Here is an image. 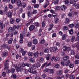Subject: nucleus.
<instances>
[{
  "instance_id": "nucleus-1",
  "label": "nucleus",
  "mask_w": 79,
  "mask_h": 79,
  "mask_svg": "<svg viewBox=\"0 0 79 79\" xmlns=\"http://www.w3.org/2000/svg\"><path fill=\"white\" fill-rule=\"evenodd\" d=\"M9 62H10L9 60H7L5 61V67L4 68V70L5 71H6V70L8 69L9 68Z\"/></svg>"
},
{
  "instance_id": "nucleus-2",
  "label": "nucleus",
  "mask_w": 79,
  "mask_h": 79,
  "mask_svg": "<svg viewBox=\"0 0 79 79\" xmlns=\"http://www.w3.org/2000/svg\"><path fill=\"white\" fill-rule=\"evenodd\" d=\"M58 50V48L56 46L54 47L53 48H50V52H55L56 51Z\"/></svg>"
},
{
  "instance_id": "nucleus-3",
  "label": "nucleus",
  "mask_w": 79,
  "mask_h": 79,
  "mask_svg": "<svg viewBox=\"0 0 79 79\" xmlns=\"http://www.w3.org/2000/svg\"><path fill=\"white\" fill-rule=\"evenodd\" d=\"M2 47L3 48H7L8 50H10L11 48L10 46H8V45L6 44H5L2 45Z\"/></svg>"
},
{
  "instance_id": "nucleus-4",
  "label": "nucleus",
  "mask_w": 79,
  "mask_h": 79,
  "mask_svg": "<svg viewBox=\"0 0 79 79\" xmlns=\"http://www.w3.org/2000/svg\"><path fill=\"white\" fill-rule=\"evenodd\" d=\"M16 70L17 72H18L19 71L20 72H23V68L21 67H16Z\"/></svg>"
},
{
  "instance_id": "nucleus-5",
  "label": "nucleus",
  "mask_w": 79,
  "mask_h": 79,
  "mask_svg": "<svg viewBox=\"0 0 79 79\" xmlns=\"http://www.w3.org/2000/svg\"><path fill=\"white\" fill-rule=\"evenodd\" d=\"M29 28L30 31H32L35 29V26L33 25H31L29 27Z\"/></svg>"
},
{
  "instance_id": "nucleus-6",
  "label": "nucleus",
  "mask_w": 79,
  "mask_h": 79,
  "mask_svg": "<svg viewBox=\"0 0 79 79\" xmlns=\"http://www.w3.org/2000/svg\"><path fill=\"white\" fill-rule=\"evenodd\" d=\"M0 27L1 29H4L5 27V25L3 24V23H0Z\"/></svg>"
},
{
  "instance_id": "nucleus-7",
  "label": "nucleus",
  "mask_w": 79,
  "mask_h": 79,
  "mask_svg": "<svg viewBox=\"0 0 79 79\" xmlns=\"http://www.w3.org/2000/svg\"><path fill=\"white\" fill-rule=\"evenodd\" d=\"M13 28L12 27H10L8 30V33L10 34V33L13 32Z\"/></svg>"
},
{
  "instance_id": "nucleus-8",
  "label": "nucleus",
  "mask_w": 79,
  "mask_h": 79,
  "mask_svg": "<svg viewBox=\"0 0 79 79\" xmlns=\"http://www.w3.org/2000/svg\"><path fill=\"white\" fill-rule=\"evenodd\" d=\"M12 15L13 14H12V12H11L10 11L8 13V16L9 17V18H11Z\"/></svg>"
},
{
  "instance_id": "nucleus-9",
  "label": "nucleus",
  "mask_w": 79,
  "mask_h": 79,
  "mask_svg": "<svg viewBox=\"0 0 79 79\" xmlns=\"http://www.w3.org/2000/svg\"><path fill=\"white\" fill-rule=\"evenodd\" d=\"M60 58L59 57L57 56L55 57L54 59V61H55V62H56L57 61H60Z\"/></svg>"
},
{
  "instance_id": "nucleus-10",
  "label": "nucleus",
  "mask_w": 79,
  "mask_h": 79,
  "mask_svg": "<svg viewBox=\"0 0 79 79\" xmlns=\"http://www.w3.org/2000/svg\"><path fill=\"white\" fill-rule=\"evenodd\" d=\"M13 39L12 38H10L9 40L8 41V44H11L12 43V42H13Z\"/></svg>"
},
{
  "instance_id": "nucleus-11",
  "label": "nucleus",
  "mask_w": 79,
  "mask_h": 79,
  "mask_svg": "<svg viewBox=\"0 0 79 79\" xmlns=\"http://www.w3.org/2000/svg\"><path fill=\"white\" fill-rule=\"evenodd\" d=\"M39 55V52H36L35 53L34 56L35 58H37L38 57V56Z\"/></svg>"
},
{
  "instance_id": "nucleus-12",
  "label": "nucleus",
  "mask_w": 79,
  "mask_h": 79,
  "mask_svg": "<svg viewBox=\"0 0 79 79\" xmlns=\"http://www.w3.org/2000/svg\"><path fill=\"white\" fill-rule=\"evenodd\" d=\"M17 4L18 6H20L22 4V3H21V1L20 0L18 1L17 3Z\"/></svg>"
},
{
  "instance_id": "nucleus-13",
  "label": "nucleus",
  "mask_w": 79,
  "mask_h": 79,
  "mask_svg": "<svg viewBox=\"0 0 79 79\" xmlns=\"http://www.w3.org/2000/svg\"><path fill=\"white\" fill-rule=\"evenodd\" d=\"M36 65L37 68H40L41 67V66L40 65V64L39 62H38L37 63H36Z\"/></svg>"
},
{
  "instance_id": "nucleus-14",
  "label": "nucleus",
  "mask_w": 79,
  "mask_h": 79,
  "mask_svg": "<svg viewBox=\"0 0 79 79\" xmlns=\"http://www.w3.org/2000/svg\"><path fill=\"white\" fill-rule=\"evenodd\" d=\"M21 6L22 8H24V7L25 6H26V3L25 2L22 3V4L21 5Z\"/></svg>"
},
{
  "instance_id": "nucleus-15",
  "label": "nucleus",
  "mask_w": 79,
  "mask_h": 79,
  "mask_svg": "<svg viewBox=\"0 0 79 79\" xmlns=\"http://www.w3.org/2000/svg\"><path fill=\"white\" fill-rule=\"evenodd\" d=\"M3 57H5L6 56H8V52H4L3 53Z\"/></svg>"
},
{
  "instance_id": "nucleus-16",
  "label": "nucleus",
  "mask_w": 79,
  "mask_h": 79,
  "mask_svg": "<svg viewBox=\"0 0 79 79\" xmlns=\"http://www.w3.org/2000/svg\"><path fill=\"white\" fill-rule=\"evenodd\" d=\"M28 55L30 57H32L34 55V53L32 52H30L28 53Z\"/></svg>"
},
{
  "instance_id": "nucleus-17",
  "label": "nucleus",
  "mask_w": 79,
  "mask_h": 79,
  "mask_svg": "<svg viewBox=\"0 0 79 79\" xmlns=\"http://www.w3.org/2000/svg\"><path fill=\"white\" fill-rule=\"evenodd\" d=\"M59 21L60 20L58 18H55V24H57V23H58Z\"/></svg>"
},
{
  "instance_id": "nucleus-18",
  "label": "nucleus",
  "mask_w": 79,
  "mask_h": 79,
  "mask_svg": "<svg viewBox=\"0 0 79 79\" xmlns=\"http://www.w3.org/2000/svg\"><path fill=\"white\" fill-rule=\"evenodd\" d=\"M66 37H67V36H66V35L64 34L62 37V40H65L66 39Z\"/></svg>"
},
{
  "instance_id": "nucleus-19",
  "label": "nucleus",
  "mask_w": 79,
  "mask_h": 79,
  "mask_svg": "<svg viewBox=\"0 0 79 79\" xmlns=\"http://www.w3.org/2000/svg\"><path fill=\"white\" fill-rule=\"evenodd\" d=\"M62 74V71L60 70L58 71L57 72V75H58V76H60V75H61Z\"/></svg>"
},
{
  "instance_id": "nucleus-20",
  "label": "nucleus",
  "mask_w": 79,
  "mask_h": 79,
  "mask_svg": "<svg viewBox=\"0 0 79 79\" xmlns=\"http://www.w3.org/2000/svg\"><path fill=\"white\" fill-rule=\"evenodd\" d=\"M28 16L29 17H31L32 16V13L31 12L28 11L27 13Z\"/></svg>"
},
{
  "instance_id": "nucleus-21",
  "label": "nucleus",
  "mask_w": 79,
  "mask_h": 79,
  "mask_svg": "<svg viewBox=\"0 0 79 79\" xmlns=\"http://www.w3.org/2000/svg\"><path fill=\"white\" fill-rule=\"evenodd\" d=\"M68 59H69V57H68V56H66L65 57H64L63 58V60L64 61H67L68 60Z\"/></svg>"
},
{
  "instance_id": "nucleus-22",
  "label": "nucleus",
  "mask_w": 79,
  "mask_h": 79,
  "mask_svg": "<svg viewBox=\"0 0 79 79\" xmlns=\"http://www.w3.org/2000/svg\"><path fill=\"white\" fill-rule=\"evenodd\" d=\"M35 26L36 27H39L40 26V23L38 22L35 23Z\"/></svg>"
},
{
  "instance_id": "nucleus-23",
  "label": "nucleus",
  "mask_w": 79,
  "mask_h": 79,
  "mask_svg": "<svg viewBox=\"0 0 79 79\" xmlns=\"http://www.w3.org/2000/svg\"><path fill=\"white\" fill-rule=\"evenodd\" d=\"M70 62H71V61H70V60H68L65 63V66H69V63H70Z\"/></svg>"
},
{
  "instance_id": "nucleus-24",
  "label": "nucleus",
  "mask_w": 79,
  "mask_h": 79,
  "mask_svg": "<svg viewBox=\"0 0 79 79\" xmlns=\"http://www.w3.org/2000/svg\"><path fill=\"white\" fill-rule=\"evenodd\" d=\"M14 21H15V19L13 18H11L10 21V23L13 24L14 23Z\"/></svg>"
},
{
  "instance_id": "nucleus-25",
  "label": "nucleus",
  "mask_w": 79,
  "mask_h": 79,
  "mask_svg": "<svg viewBox=\"0 0 79 79\" xmlns=\"http://www.w3.org/2000/svg\"><path fill=\"white\" fill-rule=\"evenodd\" d=\"M44 59L43 57H41L39 62L40 63H42L44 62Z\"/></svg>"
},
{
  "instance_id": "nucleus-26",
  "label": "nucleus",
  "mask_w": 79,
  "mask_h": 79,
  "mask_svg": "<svg viewBox=\"0 0 79 79\" xmlns=\"http://www.w3.org/2000/svg\"><path fill=\"white\" fill-rule=\"evenodd\" d=\"M16 22L17 23H19L21 22V19L19 18H17L16 20Z\"/></svg>"
},
{
  "instance_id": "nucleus-27",
  "label": "nucleus",
  "mask_w": 79,
  "mask_h": 79,
  "mask_svg": "<svg viewBox=\"0 0 79 79\" xmlns=\"http://www.w3.org/2000/svg\"><path fill=\"white\" fill-rule=\"evenodd\" d=\"M69 78L70 79H75V77L74 75H71L69 77Z\"/></svg>"
},
{
  "instance_id": "nucleus-28",
  "label": "nucleus",
  "mask_w": 79,
  "mask_h": 79,
  "mask_svg": "<svg viewBox=\"0 0 79 79\" xmlns=\"http://www.w3.org/2000/svg\"><path fill=\"white\" fill-rule=\"evenodd\" d=\"M63 29L64 31H67V30H68V27L66 26H64Z\"/></svg>"
},
{
  "instance_id": "nucleus-29",
  "label": "nucleus",
  "mask_w": 79,
  "mask_h": 79,
  "mask_svg": "<svg viewBox=\"0 0 79 79\" xmlns=\"http://www.w3.org/2000/svg\"><path fill=\"white\" fill-rule=\"evenodd\" d=\"M69 32L70 34H71V35H73V33H74V32H73V30L72 29L69 30Z\"/></svg>"
},
{
  "instance_id": "nucleus-30",
  "label": "nucleus",
  "mask_w": 79,
  "mask_h": 79,
  "mask_svg": "<svg viewBox=\"0 0 79 79\" xmlns=\"http://www.w3.org/2000/svg\"><path fill=\"white\" fill-rule=\"evenodd\" d=\"M33 41V44H37V40L36 39H34Z\"/></svg>"
},
{
  "instance_id": "nucleus-31",
  "label": "nucleus",
  "mask_w": 79,
  "mask_h": 79,
  "mask_svg": "<svg viewBox=\"0 0 79 79\" xmlns=\"http://www.w3.org/2000/svg\"><path fill=\"white\" fill-rule=\"evenodd\" d=\"M55 67L56 68L58 69L60 68V65L58 64H56L55 65Z\"/></svg>"
},
{
  "instance_id": "nucleus-32",
  "label": "nucleus",
  "mask_w": 79,
  "mask_h": 79,
  "mask_svg": "<svg viewBox=\"0 0 79 79\" xmlns=\"http://www.w3.org/2000/svg\"><path fill=\"white\" fill-rule=\"evenodd\" d=\"M32 41H30L28 44V47H31L32 45Z\"/></svg>"
},
{
  "instance_id": "nucleus-33",
  "label": "nucleus",
  "mask_w": 79,
  "mask_h": 79,
  "mask_svg": "<svg viewBox=\"0 0 79 79\" xmlns=\"http://www.w3.org/2000/svg\"><path fill=\"white\" fill-rule=\"evenodd\" d=\"M33 71V68H32V67L28 69V72L30 73H32V71Z\"/></svg>"
},
{
  "instance_id": "nucleus-34",
  "label": "nucleus",
  "mask_w": 79,
  "mask_h": 79,
  "mask_svg": "<svg viewBox=\"0 0 79 79\" xmlns=\"http://www.w3.org/2000/svg\"><path fill=\"white\" fill-rule=\"evenodd\" d=\"M42 24V27H44L45 26V21L43 22Z\"/></svg>"
},
{
  "instance_id": "nucleus-35",
  "label": "nucleus",
  "mask_w": 79,
  "mask_h": 79,
  "mask_svg": "<svg viewBox=\"0 0 79 79\" xmlns=\"http://www.w3.org/2000/svg\"><path fill=\"white\" fill-rule=\"evenodd\" d=\"M53 27V25L52 24H51L50 25V27L48 29V31H50L51 30V29H52V28Z\"/></svg>"
},
{
  "instance_id": "nucleus-36",
  "label": "nucleus",
  "mask_w": 79,
  "mask_h": 79,
  "mask_svg": "<svg viewBox=\"0 0 79 79\" xmlns=\"http://www.w3.org/2000/svg\"><path fill=\"white\" fill-rule=\"evenodd\" d=\"M54 2H53V3L55 5H57L58 3V0H54Z\"/></svg>"
},
{
  "instance_id": "nucleus-37",
  "label": "nucleus",
  "mask_w": 79,
  "mask_h": 79,
  "mask_svg": "<svg viewBox=\"0 0 79 79\" xmlns=\"http://www.w3.org/2000/svg\"><path fill=\"white\" fill-rule=\"evenodd\" d=\"M75 36H73L72 37L71 39V42H73V41L75 39Z\"/></svg>"
},
{
  "instance_id": "nucleus-38",
  "label": "nucleus",
  "mask_w": 79,
  "mask_h": 79,
  "mask_svg": "<svg viewBox=\"0 0 79 79\" xmlns=\"http://www.w3.org/2000/svg\"><path fill=\"white\" fill-rule=\"evenodd\" d=\"M69 19L66 18V20L65 21V23H66V24H68V23H69Z\"/></svg>"
},
{
  "instance_id": "nucleus-39",
  "label": "nucleus",
  "mask_w": 79,
  "mask_h": 79,
  "mask_svg": "<svg viewBox=\"0 0 79 79\" xmlns=\"http://www.w3.org/2000/svg\"><path fill=\"white\" fill-rule=\"evenodd\" d=\"M44 52L45 53H48L49 52V49L48 48H45V49Z\"/></svg>"
},
{
  "instance_id": "nucleus-40",
  "label": "nucleus",
  "mask_w": 79,
  "mask_h": 79,
  "mask_svg": "<svg viewBox=\"0 0 79 79\" xmlns=\"http://www.w3.org/2000/svg\"><path fill=\"white\" fill-rule=\"evenodd\" d=\"M68 47L64 46L63 47V49L64 51H66L67 50Z\"/></svg>"
},
{
  "instance_id": "nucleus-41",
  "label": "nucleus",
  "mask_w": 79,
  "mask_h": 79,
  "mask_svg": "<svg viewBox=\"0 0 79 79\" xmlns=\"http://www.w3.org/2000/svg\"><path fill=\"white\" fill-rule=\"evenodd\" d=\"M52 16L54 18H55V17H57V14L54 13L52 14Z\"/></svg>"
},
{
  "instance_id": "nucleus-42",
  "label": "nucleus",
  "mask_w": 79,
  "mask_h": 79,
  "mask_svg": "<svg viewBox=\"0 0 79 79\" xmlns=\"http://www.w3.org/2000/svg\"><path fill=\"white\" fill-rule=\"evenodd\" d=\"M49 72L51 74H53L54 73V70L53 69H50L49 70Z\"/></svg>"
},
{
  "instance_id": "nucleus-43",
  "label": "nucleus",
  "mask_w": 79,
  "mask_h": 79,
  "mask_svg": "<svg viewBox=\"0 0 79 79\" xmlns=\"http://www.w3.org/2000/svg\"><path fill=\"white\" fill-rule=\"evenodd\" d=\"M19 28V26H16V25H14L13 27V29L15 30L16 29H18Z\"/></svg>"
},
{
  "instance_id": "nucleus-44",
  "label": "nucleus",
  "mask_w": 79,
  "mask_h": 79,
  "mask_svg": "<svg viewBox=\"0 0 79 79\" xmlns=\"http://www.w3.org/2000/svg\"><path fill=\"white\" fill-rule=\"evenodd\" d=\"M74 26V25L73 24H71L69 25V27L70 28H72Z\"/></svg>"
},
{
  "instance_id": "nucleus-45",
  "label": "nucleus",
  "mask_w": 79,
  "mask_h": 79,
  "mask_svg": "<svg viewBox=\"0 0 79 79\" xmlns=\"http://www.w3.org/2000/svg\"><path fill=\"white\" fill-rule=\"evenodd\" d=\"M25 66L30 68V67H31V64H29V63H26L25 64Z\"/></svg>"
},
{
  "instance_id": "nucleus-46",
  "label": "nucleus",
  "mask_w": 79,
  "mask_h": 79,
  "mask_svg": "<svg viewBox=\"0 0 79 79\" xmlns=\"http://www.w3.org/2000/svg\"><path fill=\"white\" fill-rule=\"evenodd\" d=\"M47 62H46V63H45L43 65L41 66V67L42 68H44L46 65H47Z\"/></svg>"
},
{
  "instance_id": "nucleus-47",
  "label": "nucleus",
  "mask_w": 79,
  "mask_h": 79,
  "mask_svg": "<svg viewBox=\"0 0 79 79\" xmlns=\"http://www.w3.org/2000/svg\"><path fill=\"white\" fill-rule=\"evenodd\" d=\"M11 72L12 73V74H13L14 73H15V69H12L11 70Z\"/></svg>"
},
{
  "instance_id": "nucleus-48",
  "label": "nucleus",
  "mask_w": 79,
  "mask_h": 79,
  "mask_svg": "<svg viewBox=\"0 0 79 79\" xmlns=\"http://www.w3.org/2000/svg\"><path fill=\"white\" fill-rule=\"evenodd\" d=\"M2 76H3V77H6V73L5 72H3L2 73Z\"/></svg>"
},
{
  "instance_id": "nucleus-49",
  "label": "nucleus",
  "mask_w": 79,
  "mask_h": 79,
  "mask_svg": "<svg viewBox=\"0 0 79 79\" xmlns=\"http://www.w3.org/2000/svg\"><path fill=\"white\" fill-rule=\"evenodd\" d=\"M74 64H71L70 65H69V67L70 68H72L74 67Z\"/></svg>"
},
{
  "instance_id": "nucleus-50",
  "label": "nucleus",
  "mask_w": 79,
  "mask_h": 79,
  "mask_svg": "<svg viewBox=\"0 0 79 79\" xmlns=\"http://www.w3.org/2000/svg\"><path fill=\"white\" fill-rule=\"evenodd\" d=\"M17 0H11V2L12 4H14L16 2H17Z\"/></svg>"
},
{
  "instance_id": "nucleus-51",
  "label": "nucleus",
  "mask_w": 79,
  "mask_h": 79,
  "mask_svg": "<svg viewBox=\"0 0 79 79\" xmlns=\"http://www.w3.org/2000/svg\"><path fill=\"white\" fill-rule=\"evenodd\" d=\"M34 6V8H39V5L38 4H37L35 5Z\"/></svg>"
},
{
  "instance_id": "nucleus-52",
  "label": "nucleus",
  "mask_w": 79,
  "mask_h": 79,
  "mask_svg": "<svg viewBox=\"0 0 79 79\" xmlns=\"http://www.w3.org/2000/svg\"><path fill=\"white\" fill-rule=\"evenodd\" d=\"M14 35H16V34H18V31L16 30H14Z\"/></svg>"
},
{
  "instance_id": "nucleus-53",
  "label": "nucleus",
  "mask_w": 79,
  "mask_h": 79,
  "mask_svg": "<svg viewBox=\"0 0 79 79\" xmlns=\"http://www.w3.org/2000/svg\"><path fill=\"white\" fill-rule=\"evenodd\" d=\"M12 77H13V78H14V79H16V75H15V74H13L11 76Z\"/></svg>"
},
{
  "instance_id": "nucleus-54",
  "label": "nucleus",
  "mask_w": 79,
  "mask_h": 79,
  "mask_svg": "<svg viewBox=\"0 0 79 79\" xmlns=\"http://www.w3.org/2000/svg\"><path fill=\"white\" fill-rule=\"evenodd\" d=\"M75 64H78L79 63V60H76L75 61Z\"/></svg>"
},
{
  "instance_id": "nucleus-55",
  "label": "nucleus",
  "mask_w": 79,
  "mask_h": 79,
  "mask_svg": "<svg viewBox=\"0 0 79 79\" xmlns=\"http://www.w3.org/2000/svg\"><path fill=\"white\" fill-rule=\"evenodd\" d=\"M37 13V10H34L32 12L33 14H36V13Z\"/></svg>"
},
{
  "instance_id": "nucleus-56",
  "label": "nucleus",
  "mask_w": 79,
  "mask_h": 79,
  "mask_svg": "<svg viewBox=\"0 0 79 79\" xmlns=\"http://www.w3.org/2000/svg\"><path fill=\"white\" fill-rule=\"evenodd\" d=\"M60 6H57L56 8V10H60Z\"/></svg>"
},
{
  "instance_id": "nucleus-57",
  "label": "nucleus",
  "mask_w": 79,
  "mask_h": 79,
  "mask_svg": "<svg viewBox=\"0 0 79 79\" xmlns=\"http://www.w3.org/2000/svg\"><path fill=\"white\" fill-rule=\"evenodd\" d=\"M56 37V33H54L52 36V37Z\"/></svg>"
},
{
  "instance_id": "nucleus-58",
  "label": "nucleus",
  "mask_w": 79,
  "mask_h": 79,
  "mask_svg": "<svg viewBox=\"0 0 79 79\" xmlns=\"http://www.w3.org/2000/svg\"><path fill=\"white\" fill-rule=\"evenodd\" d=\"M64 3H65V4H68V3H69V1L68 0H66L64 1Z\"/></svg>"
},
{
  "instance_id": "nucleus-59",
  "label": "nucleus",
  "mask_w": 79,
  "mask_h": 79,
  "mask_svg": "<svg viewBox=\"0 0 79 79\" xmlns=\"http://www.w3.org/2000/svg\"><path fill=\"white\" fill-rule=\"evenodd\" d=\"M5 10L6 11V12H7L8 11V7L7 6H6L5 8Z\"/></svg>"
},
{
  "instance_id": "nucleus-60",
  "label": "nucleus",
  "mask_w": 79,
  "mask_h": 79,
  "mask_svg": "<svg viewBox=\"0 0 79 79\" xmlns=\"http://www.w3.org/2000/svg\"><path fill=\"white\" fill-rule=\"evenodd\" d=\"M30 62H31V63H34V60L33 58H31L30 59Z\"/></svg>"
},
{
  "instance_id": "nucleus-61",
  "label": "nucleus",
  "mask_w": 79,
  "mask_h": 79,
  "mask_svg": "<svg viewBox=\"0 0 79 79\" xmlns=\"http://www.w3.org/2000/svg\"><path fill=\"white\" fill-rule=\"evenodd\" d=\"M22 56H24L26 55V52L25 51H23L22 52Z\"/></svg>"
},
{
  "instance_id": "nucleus-62",
  "label": "nucleus",
  "mask_w": 79,
  "mask_h": 79,
  "mask_svg": "<svg viewBox=\"0 0 79 79\" xmlns=\"http://www.w3.org/2000/svg\"><path fill=\"white\" fill-rule=\"evenodd\" d=\"M71 55H74L75 53L74 52V51L73 50H71Z\"/></svg>"
},
{
  "instance_id": "nucleus-63",
  "label": "nucleus",
  "mask_w": 79,
  "mask_h": 79,
  "mask_svg": "<svg viewBox=\"0 0 79 79\" xmlns=\"http://www.w3.org/2000/svg\"><path fill=\"white\" fill-rule=\"evenodd\" d=\"M75 58H77V59H79V55L77 54L75 56Z\"/></svg>"
},
{
  "instance_id": "nucleus-64",
  "label": "nucleus",
  "mask_w": 79,
  "mask_h": 79,
  "mask_svg": "<svg viewBox=\"0 0 79 79\" xmlns=\"http://www.w3.org/2000/svg\"><path fill=\"white\" fill-rule=\"evenodd\" d=\"M44 43H45V40H44V39L41 41V43L44 44Z\"/></svg>"
}]
</instances>
